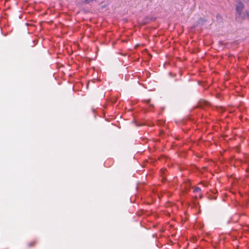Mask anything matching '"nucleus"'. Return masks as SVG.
<instances>
[{
	"instance_id": "3",
	"label": "nucleus",
	"mask_w": 249,
	"mask_h": 249,
	"mask_svg": "<svg viewBox=\"0 0 249 249\" xmlns=\"http://www.w3.org/2000/svg\"><path fill=\"white\" fill-rule=\"evenodd\" d=\"M245 18H247L249 20V11H246L245 13Z\"/></svg>"
},
{
	"instance_id": "2",
	"label": "nucleus",
	"mask_w": 249,
	"mask_h": 249,
	"mask_svg": "<svg viewBox=\"0 0 249 249\" xmlns=\"http://www.w3.org/2000/svg\"><path fill=\"white\" fill-rule=\"evenodd\" d=\"M200 191H201V189L199 187H196L194 190V192L195 193H199L200 192Z\"/></svg>"
},
{
	"instance_id": "6",
	"label": "nucleus",
	"mask_w": 249,
	"mask_h": 249,
	"mask_svg": "<svg viewBox=\"0 0 249 249\" xmlns=\"http://www.w3.org/2000/svg\"><path fill=\"white\" fill-rule=\"evenodd\" d=\"M202 19H200L199 20V22H200V21H202Z\"/></svg>"
},
{
	"instance_id": "1",
	"label": "nucleus",
	"mask_w": 249,
	"mask_h": 249,
	"mask_svg": "<svg viewBox=\"0 0 249 249\" xmlns=\"http://www.w3.org/2000/svg\"><path fill=\"white\" fill-rule=\"evenodd\" d=\"M237 4L236 5V15L235 18L238 21H241L245 18V14L243 12L242 10L244 7L243 2H245V0H236Z\"/></svg>"
},
{
	"instance_id": "4",
	"label": "nucleus",
	"mask_w": 249,
	"mask_h": 249,
	"mask_svg": "<svg viewBox=\"0 0 249 249\" xmlns=\"http://www.w3.org/2000/svg\"><path fill=\"white\" fill-rule=\"evenodd\" d=\"M203 103L205 105H207L208 104V103L206 101H203Z\"/></svg>"
},
{
	"instance_id": "5",
	"label": "nucleus",
	"mask_w": 249,
	"mask_h": 249,
	"mask_svg": "<svg viewBox=\"0 0 249 249\" xmlns=\"http://www.w3.org/2000/svg\"><path fill=\"white\" fill-rule=\"evenodd\" d=\"M35 244V243H32V244H30V246H34V245Z\"/></svg>"
},
{
	"instance_id": "7",
	"label": "nucleus",
	"mask_w": 249,
	"mask_h": 249,
	"mask_svg": "<svg viewBox=\"0 0 249 249\" xmlns=\"http://www.w3.org/2000/svg\"><path fill=\"white\" fill-rule=\"evenodd\" d=\"M200 106L201 107L202 103H200Z\"/></svg>"
}]
</instances>
